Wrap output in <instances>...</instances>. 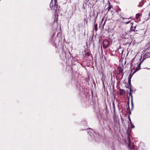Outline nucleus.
Instances as JSON below:
<instances>
[{
  "mask_svg": "<svg viewBox=\"0 0 150 150\" xmlns=\"http://www.w3.org/2000/svg\"><path fill=\"white\" fill-rule=\"evenodd\" d=\"M57 0H51L50 4V7L51 10L54 11L56 12L58 10V5L57 4Z\"/></svg>",
  "mask_w": 150,
  "mask_h": 150,
  "instance_id": "1",
  "label": "nucleus"
},
{
  "mask_svg": "<svg viewBox=\"0 0 150 150\" xmlns=\"http://www.w3.org/2000/svg\"><path fill=\"white\" fill-rule=\"evenodd\" d=\"M127 139L128 141V144L129 148L131 150H135L134 149L133 146L134 143L133 142H131L130 140V135L129 134H128L127 136Z\"/></svg>",
  "mask_w": 150,
  "mask_h": 150,
  "instance_id": "2",
  "label": "nucleus"
},
{
  "mask_svg": "<svg viewBox=\"0 0 150 150\" xmlns=\"http://www.w3.org/2000/svg\"><path fill=\"white\" fill-rule=\"evenodd\" d=\"M116 73L117 74H121L122 76L121 79H122L124 75L123 69L120 67H118L117 69Z\"/></svg>",
  "mask_w": 150,
  "mask_h": 150,
  "instance_id": "3",
  "label": "nucleus"
},
{
  "mask_svg": "<svg viewBox=\"0 0 150 150\" xmlns=\"http://www.w3.org/2000/svg\"><path fill=\"white\" fill-rule=\"evenodd\" d=\"M110 42L106 39H105L103 42V47L106 48L110 45Z\"/></svg>",
  "mask_w": 150,
  "mask_h": 150,
  "instance_id": "4",
  "label": "nucleus"
},
{
  "mask_svg": "<svg viewBox=\"0 0 150 150\" xmlns=\"http://www.w3.org/2000/svg\"><path fill=\"white\" fill-rule=\"evenodd\" d=\"M142 62H140L138 64L137 67L136 68L134 72L135 71H137L138 70H139L141 69L140 65L142 62Z\"/></svg>",
  "mask_w": 150,
  "mask_h": 150,
  "instance_id": "5",
  "label": "nucleus"
},
{
  "mask_svg": "<svg viewBox=\"0 0 150 150\" xmlns=\"http://www.w3.org/2000/svg\"><path fill=\"white\" fill-rule=\"evenodd\" d=\"M136 26L133 27V25H132L130 27V31H132L135 32L137 31V30H136Z\"/></svg>",
  "mask_w": 150,
  "mask_h": 150,
  "instance_id": "6",
  "label": "nucleus"
},
{
  "mask_svg": "<svg viewBox=\"0 0 150 150\" xmlns=\"http://www.w3.org/2000/svg\"><path fill=\"white\" fill-rule=\"evenodd\" d=\"M125 92V91L122 89H120L119 90V94L121 95H123Z\"/></svg>",
  "mask_w": 150,
  "mask_h": 150,
  "instance_id": "7",
  "label": "nucleus"
},
{
  "mask_svg": "<svg viewBox=\"0 0 150 150\" xmlns=\"http://www.w3.org/2000/svg\"><path fill=\"white\" fill-rule=\"evenodd\" d=\"M142 15V13H137L136 15V19L137 20L139 17Z\"/></svg>",
  "mask_w": 150,
  "mask_h": 150,
  "instance_id": "8",
  "label": "nucleus"
},
{
  "mask_svg": "<svg viewBox=\"0 0 150 150\" xmlns=\"http://www.w3.org/2000/svg\"><path fill=\"white\" fill-rule=\"evenodd\" d=\"M98 25L97 24H95L93 26V28L96 31H97V30Z\"/></svg>",
  "mask_w": 150,
  "mask_h": 150,
  "instance_id": "9",
  "label": "nucleus"
},
{
  "mask_svg": "<svg viewBox=\"0 0 150 150\" xmlns=\"http://www.w3.org/2000/svg\"><path fill=\"white\" fill-rule=\"evenodd\" d=\"M112 7V6L111 5H109L108 7L106 8V10L109 11L111 9Z\"/></svg>",
  "mask_w": 150,
  "mask_h": 150,
  "instance_id": "10",
  "label": "nucleus"
},
{
  "mask_svg": "<svg viewBox=\"0 0 150 150\" xmlns=\"http://www.w3.org/2000/svg\"><path fill=\"white\" fill-rule=\"evenodd\" d=\"M129 23H130L132 25H133V23L132 22H131V21H127V22H125V24H127Z\"/></svg>",
  "mask_w": 150,
  "mask_h": 150,
  "instance_id": "11",
  "label": "nucleus"
},
{
  "mask_svg": "<svg viewBox=\"0 0 150 150\" xmlns=\"http://www.w3.org/2000/svg\"><path fill=\"white\" fill-rule=\"evenodd\" d=\"M132 75H131V74H130V75L129 76V77H128V80H129V81H130V80L131 79L132 77Z\"/></svg>",
  "mask_w": 150,
  "mask_h": 150,
  "instance_id": "12",
  "label": "nucleus"
},
{
  "mask_svg": "<svg viewBox=\"0 0 150 150\" xmlns=\"http://www.w3.org/2000/svg\"><path fill=\"white\" fill-rule=\"evenodd\" d=\"M132 126V128H134V125L132 124V125H131Z\"/></svg>",
  "mask_w": 150,
  "mask_h": 150,
  "instance_id": "13",
  "label": "nucleus"
},
{
  "mask_svg": "<svg viewBox=\"0 0 150 150\" xmlns=\"http://www.w3.org/2000/svg\"><path fill=\"white\" fill-rule=\"evenodd\" d=\"M128 83L129 84H130L131 83V81H130L129 80L128 81Z\"/></svg>",
  "mask_w": 150,
  "mask_h": 150,
  "instance_id": "14",
  "label": "nucleus"
},
{
  "mask_svg": "<svg viewBox=\"0 0 150 150\" xmlns=\"http://www.w3.org/2000/svg\"><path fill=\"white\" fill-rule=\"evenodd\" d=\"M129 120H130V122H131V119H130V118L129 117Z\"/></svg>",
  "mask_w": 150,
  "mask_h": 150,
  "instance_id": "15",
  "label": "nucleus"
},
{
  "mask_svg": "<svg viewBox=\"0 0 150 150\" xmlns=\"http://www.w3.org/2000/svg\"><path fill=\"white\" fill-rule=\"evenodd\" d=\"M130 124H131V125H132V122H130Z\"/></svg>",
  "mask_w": 150,
  "mask_h": 150,
  "instance_id": "16",
  "label": "nucleus"
},
{
  "mask_svg": "<svg viewBox=\"0 0 150 150\" xmlns=\"http://www.w3.org/2000/svg\"><path fill=\"white\" fill-rule=\"evenodd\" d=\"M113 106H114V103H113Z\"/></svg>",
  "mask_w": 150,
  "mask_h": 150,
  "instance_id": "17",
  "label": "nucleus"
},
{
  "mask_svg": "<svg viewBox=\"0 0 150 150\" xmlns=\"http://www.w3.org/2000/svg\"><path fill=\"white\" fill-rule=\"evenodd\" d=\"M105 21L104 23V25L105 24Z\"/></svg>",
  "mask_w": 150,
  "mask_h": 150,
  "instance_id": "18",
  "label": "nucleus"
},
{
  "mask_svg": "<svg viewBox=\"0 0 150 150\" xmlns=\"http://www.w3.org/2000/svg\"><path fill=\"white\" fill-rule=\"evenodd\" d=\"M103 19H102V21H103Z\"/></svg>",
  "mask_w": 150,
  "mask_h": 150,
  "instance_id": "19",
  "label": "nucleus"
}]
</instances>
